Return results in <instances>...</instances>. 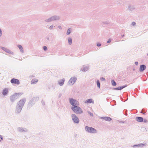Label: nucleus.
Masks as SVG:
<instances>
[{"label":"nucleus","mask_w":148,"mask_h":148,"mask_svg":"<svg viewBox=\"0 0 148 148\" xmlns=\"http://www.w3.org/2000/svg\"><path fill=\"white\" fill-rule=\"evenodd\" d=\"M25 101L26 99H21L18 102L16 110V113H18L21 112Z\"/></svg>","instance_id":"f257e3e1"},{"label":"nucleus","mask_w":148,"mask_h":148,"mask_svg":"<svg viewBox=\"0 0 148 148\" xmlns=\"http://www.w3.org/2000/svg\"><path fill=\"white\" fill-rule=\"evenodd\" d=\"M71 109L74 113L77 114H80L83 112L82 109L77 106L72 107Z\"/></svg>","instance_id":"f03ea898"},{"label":"nucleus","mask_w":148,"mask_h":148,"mask_svg":"<svg viewBox=\"0 0 148 148\" xmlns=\"http://www.w3.org/2000/svg\"><path fill=\"white\" fill-rule=\"evenodd\" d=\"M39 99L38 97H35L33 98L29 101L28 104V108H30L34 105L35 103Z\"/></svg>","instance_id":"7ed1b4c3"},{"label":"nucleus","mask_w":148,"mask_h":148,"mask_svg":"<svg viewBox=\"0 0 148 148\" xmlns=\"http://www.w3.org/2000/svg\"><path fill=\"white\" fill-rule=\"evenodd\" d=\"M85 130L86 132L90 133L95 134L97 133V130L92 127L86 126L85 127Z\"/></svg>","instance_id":"20e7f679"},{"label":"nucleus","mask_w":148,"mask_h":148,"mask_svg":"<svg viewBox=\"0 0 148 148\" xmlns=\"http://www.w3.org/2000/svg\"><path fill=\"white\" fill-rule=\"evenodd\" d=\"M69 100L70 103L73 106L79 105V102L76 99L71 98L69 99Z\"/></svg>","instance_id":"39448f33"},{"label":"nucleus","mask_w":148,"mask_h":148,"mask_svg":"<svg viewBox=\"0 0 148 148\" xmlns=\"http://www.w3.org/2000/svg\"><path fill=\"white\" fill-rule=\"evenodd\" d=\"M71 116L73 121L75 123L77 124L79 123V119L75 114H72Z\"/></svg>","instance_id":"423d86ee"},{"label":"nucleus","mask_w":148,"mask_h":148,"mask_svg":"<svg viewBox=\"0 0 148 148\" xmlns=\"http://www.w3.org/2000/svg\"><path fill=\"white\" fill-rule=\"evenodd\" d=\"M77 78L75 77H72L69 79L68 83L71 85H73L76 82Z\"/></svg>","instance_id":"0eeeda50"},{"label":"nucleus","mask_w":148,"mask_h":148,"mask_svg":"<svg viewBox=\"0 0 148 148\" xmlns=\"http://www.w3.org/2000/svg\"><path fill=\"white\" fill-rule=\"evenodd\" d=\"M17 130L20 132H25L28 131V130L26 128H24L22 127H19L17 128Z\"/></svg>","instance_id":"6e6552de"},{"label":"nucleus","mask_w":148,"mask_h":148,"mask_svg":"<svg viewBox=\"0 0 148 148\" xmlns=\"http://www.w3.org/2000/svg\"><path fill=\"white\" fill-rule=\"evenodd\" d=\"M10 82L12 84H17V85H18L20 84L19 80L16 79H12L11 80Z\"/></svg>","instance_id":"1a4fd4ad"},{"label":"nucleus","mask_w":148,"mask_h":148,"mask_svg":"<svg viewBox=\"0 0 148 148\" xmlns=\"http://www.w3.org/2000/svg\"><path fill=\"white\" fill-rule=\"evenodd\" d=\"M1 49H2V50H3L5 52H6L7 53H10L11 54H13L14 53L11 51L9 49H8L7 48H6L5 47H1Z\"/></svg>","instance_id":"9d476101"},{"label":"nucleus","mask_w":148,"mask_h":148,"mask_svg":"<svg viewBox=\"0 0 148 148\" xmlns=\"http://www.w3.org/2000/svg\"><path fill=\"white\" fill-rule=\"evenodd\" d=\"M147 145L146 143H140L137 145H133L132 147H143Z\"/></svg>","instance_id":"9b49d317"},{"label":"nucleus","mask_w":148,"mask_h":148,"mask_svg":"<svg viewBox=\"0 0 148 148\" xmlns=\"http://www.w3.org/2000/svg\"><path fill=\"white\" fill-rule=\"evenodd\" d=\"M17 94L15 93L14 95L10 96V100L12 101L13 102L17 99Z\"/></svg>","instance_id":"f8f14e48"},{"label":"nucleus","mask_w":148,"mask_h":148,"mask_svg":"<svg viewBox=\"0 0 148 148\" xmlns=\"http://www.w3.org/2000/svg\"><path fill=\"white\" fill-rule=\"evenodd\" d=\"M100 118L106 121H110L112 120L110 117L107 116L100 117Z\"/></svg>","instance_id":"ddd939ff"},{"label":"nucleus","mask_w":148,"mask_h":148,"mask_svg":"<svg viewBox=\"0 0 148 148\" xmlns=\"http://www.w3.org/2000/svg\"><path fill=\"white\" fill-rule=\"evenodd\" d=\"M52 17L53 21H58L60 19V16L58 15H55L52 16Z\"/></svg>","instance_id":"4468645a"},{"label":"nucleus","mask_w":148,"mask_h":148,"mask_svg":"<svg viewBox=\"0 0 148 148\" xmlns=\"http://www.w3.org/2000/svg\"><path fill=\"white\" fill-rule=\"evenodd\" d=\"M64 81L65 79L64 78L60 79L58 81V84L60 86H62L64 84Z\"/></svg>","instance_id":"2eb2a0df"},{"label":"nucleus","mask_w":148,"mask_h":148,"mask_svg":"<svg viewBox=\"0 0 148 148\" xmlns=\"http://www.w3.org/2000/svg\"><path fill=\"white\" fill-rule=\"evenodd\" d=\"M134 5L132 4H129L128 5V9L129 11H132L135 9Z\"/></svg>","instance_id":"dca6fc26"},{"label":"nucleus","mask_w":148,"mask_h":148,"mask_svg":"<svg viewBox=\"0 0 148 148\" xmlns=\"http://www.w3.org/2000/svg\"><path fill=\"white\" fill-rule=\"evenodd\" d=\"M146 68V66L144 64L140 65V67L139 71L141 72L145 70Z\"/></svg>","instance_id":"f3484780"},{"label":"nucleus","mask_w":148,"mask_h":148,"mask_svg":"<svg viewBox=\"0 0 148 148\" xmlns=\"http://www.w3.org/2000/svg\"><path fill=\"white\" fill-rule=\"evenodd\" d=\"M127 85H125L123 86H119L117 88H114V89L116 90H121L127 86Z\"/></svg>","instance_id":"a211bd4d"},{"label":"nucleus","mask_w":148,"mask_h":148,"mask_svg":"<svg viewBox=\"0 0 148 148\" xmlns=\"http://www.w3.org/2000/svg\"><path fill=\"white\" fill-rule=\"evenodd\" d=\"M136 120L138 122H142L143 121V118L141 117H136Z\"/></svg>","instance_id":"6ab92c4d"},{"label":"nucleus","mask_w":148,"mask_h":148,"mask_svg":"<svg viewBox=\"0 0 148 148\" xmlns=\"http://www.w3.org/2000/svg\"><path fill=\"white\" fill-rule=\"evenodd\" d=\"M46 23H49L53 21L52 17L51 16L49 17V18L45 19L44 21Z\"/></svg>","instance_id":"aec40b11"},{"label":"nucleus","mask_w":148,"mask_h":148,"mask_svg":"<svg viewBox=\"0 0 148 148\" xmlns=\"http://www.w3.org/2000/svg\"><path fill=\"white\" fill-rule=\"evenodd\" d=\"M89 68L88 66H84L83 68L81 69V71H82L83 72H85L88 70Z\"/></svg>","instance_id":"412c9836"},{"label":"nucleus","mask_w":148,"mask_h":148,"mask_svg":"<svg viewBox=\"0 0 148 148\" xmlns=\"http://www.w3.org/2000/svg\"><path fill=\"white\" fill-rule=\"evenodd\" d=\"M17 47L19 48L20 51L22 53H23L24 52V51L22 45H18Z\"/></svg>","instance_id":"4be33fe9"},{"label":"nucleus","mask_w":148,"mask_h":148,"mask_svg":"<svg viewBox=\"0 0 148 148\" xmlns=\"http://www.w3.org/2000/svg\"><path fill=\"white\" fill-rule=\"evenodd\" d=\"M8 92V89L6 88H5L3 90L2 93L3 95L5 96L7 94Z\"/></svg>","instance_id":"5701e85b"},{"label":"nucleus","mask_w":148,"mask_h":148,"mask_svg":"<svg viewBox=\"0 0 148 148\" xmlns=\"http://www.w3.org/2000/svg\"><path fill=\"white\" fill-rule=\"evenodd\" d=\"M85 103H94V102L92 99H90L86 100L85 101Z\"/></svg>","instance_id":"b1692460"},{"label":"nucleus","mask_w":148,"mask_h":148,"mask_svg":"<svg viewBox=\"0 0 148 148\" xmlns=\"http://www.w3.org/2000/svg\"><path fill=\"white\" fill-rule=\"evenodd\" d=\"M68 40L69 44L70 45H71L72 42V38L71 37H69Z\"/></svg>","instance_id":"393cba45"},{"label":"nucleus","mask_w":148,"mask_h":148,"mask_svg":"<svg viewBox=\"0 0 148 148\" xmlns=\"http://www.w3.org/2000/svg\"><path fill=\"white\" fill-rule=\"evenodd\" d=\"M38 81V80H36L34 79H33L31 81V82L32 84H36Z\"/></svg>","instance_id":"a878e982"},{"label":"nucleus","mask_w":148,"mask_h":148,"mask_svg":"<svg viewBox=\"0 0 148 148\" xmlns=\"http://www.w3.org/2000/svg\"><path fill=\"white\" fill-rule=\"evenodd\" d=\"M111 82L112 84V85L113 86H115L116 85V83L115 82V81L114 80H112L111 81Z\"/></svg>","instance_id":"bb28decb"},{"label":"nucleus","mask_w":148,"mask_h":148,"mask_svg":"<svg viewBox=\"0 0 148 148\" xmlns=\"http://www.w3.org/2000/svg\"><path fill=\"white\" fill-rule=\"evenodd\" d=\"M97 87L99 88H100V84L99 81V80H97Z\"/></svg>","instance_id":"cd10ccee"},{"label":"nucleus","mask_w":148,"mask_h":148,"mask_svg":"<svg viewBox=\"0 0 148 148\" xmlns=\"http://www.w3.org/2000/svg\"><path fill=\"white\" fill-rule=\"evenodd\" d=\"M71 28L68 29L67 31V32L66 33V34L67 35H69L71 33Z\"/></svg>","instance_id":"c85d7f7f"},{"label":"nucleus","mask_w":148,"mask_h":148,"mask_svg":"<svg viewBox=\"0 0 148 148\" xmlns=\"http://www.w3.org/2000/svg\"><path fill=\"white\" fill-rule=\"evenodd\" d=\"M54 26L53 25H51L50 26V27H49V29L50 30H53V29Z\"/></svg>","instance_id":"c756f323"},{"label":"nucleus","mask_w":148,"mask_h":148,"mask_svg":"<svg viewBox=\"0 0 148 148\" xmlns=\"http://www.w3.org/2000/svg\"><path fill=\"white\" fill-rule=\"evenodd\" d=\"M43 49L44 50V51H46L47 50V47L46 46H44L43 47Z\"/></svg>","instance_id":"7c9ffc66"},{"label":"nucleus","mask_w":148,"mask_h":148,"mask_svg":"<svg viewBox=\"0 0 148 148\" xmlns=\"http://www.w3.org/2000/svg\"><path fill=\"white\" fill-rule=\"evenodd\" d=\"M100 79L102 81H105L106 80L105 78L103 77L101 78Z\"/></svg>","instance_id":"2f4dec72"},{"label":"nucleus","mask_w":148,"mask_h":148,"mask_svg":"<svg viewBox=\"0 0 148 148\" xmlns=\"http://www.w3.org/2000/svg\"><path fill=\"white\" fill-rule=\"evenodd\" d=\"M88 113L89 114H90V116H93V114L92 113H91V112H88Z\"/></svg>","instance_id":"473e14b6"},{"label":"nucleus","mask_w":148,"mask_h":148,"mask_svg":"<svg viewBox=\"0 0 148 148\" xmlns=\"http://www.w3.org/2000/svg\"><path fill=\"white\" fill-rule=\"evenodd\" d=\"M104 24H108L109 23V22L108 21H106L103 22Z\"/></svg>","instance_id":"72a5a7b5"},{"label":"nucleus","mask_w":148,"mask_h":148,"mask_svg":"<svg viewBox=\"0 0 148 148\" xmlns=\"http://www.w3.org/2000/svg\"><path fill=\"white\" fill-rule=\"evenodd\" d=\"M2 31L1 29L0 28V37H1L2 36Z\"/></svg>","instance_id":"f704fd0d"},{"label":"nucleus","mask_w":148,"mask_h":148,"mask_svg":"<svg viewBox=\"0 0 148 148\" xmlns=\"http://www.w3.org/2000/svg\"><path fill=\"white\" fill-rule=\"evenodd\" d=\"M97 46L98 47H100L101 46V44L100 43H97Z\"/></svg>","instance_id":"c9c22d12"},{"label":"nucleus","mask_w":148,"mask_h":148,"mask_svg":"<svg viewBox=\"0 0 148 148\" xmlns=\"http://www.w3.org/2000/svg\"><path fill=\"white\" fill-rule=\"evenodd\" d=\"M143 121H144V122L145 123H146L148 121L147 119H145L144 120H143Z\"/></svg>","instance_id":"e433bc0d"},{"label":"nucleus","mask_w":148,"mask_h":148,"mask_svg":"<svg viewBox=\"0 0 148 148\" xmlns=\"http://www.w3.org/2000/svg\"><path fill=\"white\" fill-rule=\"evenodd\" d=\"M136 24V23L134 22H132V25L133 26L135 25Z\"/></svg>","instance_id":"4c0bfd02"},{"label":"nucleus","mask_w":148,"mask_h":148,"mask_svg":"<svg viewBox=\"0 0 148 148\" xmlns=\"http://www.w3.org/2000/svg\"><path fill=\"white\" fill-rule=\"evenodd\" d=\"M111 42V40H110V39H108V40L107 42L108 43H110Z\"/></svg>","instance_id":"58836bf2"},{"label":"nucleus","mask_w":148,"mask_h":148,"mask_svg":"<svg viewBox=\"0 0 148 148\" xmlns=\"http://www.w3.org/2000/svg\"><path fill=\"white\" fill-rule=\"evenodd\" d=\"M0 138H1V140H3V137H2V136L1 135H0Z\"/></svg>","instance_id":"ea45409f"},{"label":"nucleus","mask_w":148,"mask_h":148,"mask_svg":"<svg viewBox=\"0 0 148 148\" xmlns=\"http://www.w3.org/2000/svg\"><path fill=\"white\" fill-rule=\"evenodd\" d=\"M58 27L59 29H62V27L61 26H60V25L58 26Z\"/></svg>","instance_id":"a19ab883"},{"label":"nucleus","mask_w":148,"mask_h":148,"mask_svg":"<svg viewBox=\"0 0 148 148\" xmlns=\"http://www.w3.org/2000/svg\"><path fill=\"white\" fill-rule=\"evenodd\" d=\"M41 103H42V104L43 105H44L45 103V102L44 101H41Z\"/></svg>","instance_id":"79ce46f5"},{"label":"nucleus","mask_w":148,"mask_h":148,"mask_svg":"<svg viewBox=\"0 0 148 148\" xmlns=\"http://www.w3.org/2000/svg\"><path fill=\"white\" fill-rule=\"evenodd\" d=\"M135 64L136 66H137L138 64V62H135Z\"/></svg>","instance_id":"37998d69"},{"label":"nucleus","mask_w":148,"mask_h":148,"mask_svg":"<svg viewBox=\"0 0 148 148\" xmlns=\"http://www.w3.org/2000/svg\"><path fill=\"white\" fill-rule=\"evenodd\" d=\"M61 96H62L61 94H60L59 95V98Z\"/></svg>","instance_id":"c03bdc74"},{"label":"nucleus","mask_w":148,"mask_h":148,"mask_svg":"<svg viewBox=\"0 0 148 148\" xmlns=\"http://www.w3.org/2000/svg\"><path fill=\"white\" fill-rule=\"evenodd\" d=\"M143 110L141 111L140 112V113H142V114H145V113L144 112H143Z\"/></svg>","instance_id":"a18cd8bd"},{"label":"nucleus","mask_w":148,"mask_h":148,"mask_svg":"<svg viewBox=\"0 0 148 148\" xmlns=\"http://www.w3.org/2000/svg\"><path fill=\"white\" fill-rule=\"evenodd\" d=\"M77 134H74V136L75 137L77 136Z\"/></svg>","instance_id":"49530a36"},{"label":"nucleus","mask_w":148,"mask_h":148,"mask_svg":"<svg viewBox=\"0 0 148 148\" xmlns=\"http://www.w3.org/2000/svg\"><path fill=\"white\" fill-rule=\"evenodd\" d=\"M121 36H122V37H123L124 36V35H122Z\"/></svg>","instance_id":"de8ad7c7"},{"label":"nucleus","mask_w":148,"mask_h":148,"mask_svg":"<svg viewBox=\"0 0 148 148\" xmlns=\"http://www.w3.org/2000/svg\"><path fill=\"white\" fill-rule=\"evenodd\" d=\"M133 70H135V69H134Z\"/></svg>","instance_id":"09e8293b"},{"label":"nucleus","mask_w":148,"mask_h":148,"mask_svg":"<svg viewBox=\"0 0 148 148\" xmlns=\"http://www.w3.org/2000/svg\"><path fill=\"white\" fill-rule=\"evenodd\" d=\"M147 55L148 56V53L147 54Z\"/></svg>","instance_id":"8fccbe9b"}]
</instances>
